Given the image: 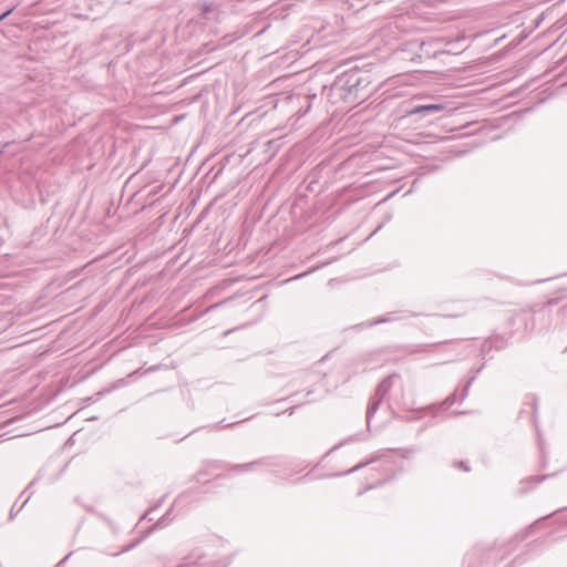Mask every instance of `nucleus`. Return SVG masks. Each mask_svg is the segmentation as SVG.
I'll return each instance as SVG.
<instances>
[{
	"label": "nucleus",
	"mask_w": 567,
	"mask_h": 567,
	"mask_svg": "<svg viewBox=\"0 0 567 567\" xmlns=\"http://www.w3.org/2000/svg\"><path fill=\"white\" fill-rule=\"evenodd\" d=\"M396 380H400V375L398 374H391L384 380L380 382V384L377 388L375 395L370 399L368 408H367V422L370 424L372 415L375 413V411L379 408V404L384 399V396L388 394L392 385Z\"/></svg>",
	"instance_id": "nucleus-1"
},
{
	"label": "nucleus",
	"mask_w": 567,
	"mask_h": 567,
	"mask_svg": "<svg viewBox=\"0 0 567 567\" xmlns=\"http://www.w3.org/2000/svg\"><path fill=\"white\" fill-rule=\"evenodd\" d=\"M444 110L443 104H425V105H416L411 111H409L410 115L421 114V113H434L441 112Z\"/></svg>",
	"instance_id": "nucleus-2"
},
{
	"label": "nucleus",
	"mask_w": 567,
	"mask_h": 567,
	"mask_svg": "<svg viewBox=\"0 0 567 567\" xmlns=\"http://www.w3.org/2000/svg\"><path fill=\"white\" fill-rule=\"evenodd\" d=\"M390 320H391L390 318H379V319L374 320L373 322L369 323V326H373V324L382 323V322H388Z\"/></svg>",
	"instance_id": "nucleus-3"
},
{
	"label": "nucleus",
	"mask_w": 567,
	"mask_h": 567,
	"mask_svg": "<svg viewBox=\"0 0 567 567\" xmlns=\"http://www.w3.org/2000/svg\"><path fill=\"white\" fill-rule=\"evenodd\" d=\"M12 10H13V8L9 9V10H7L4 13H2V14L0 16V22H1L6 17H8V16L12 12Z\"/></svg>",
	"instance_id": "nucleus-4"
},
{
	"label": "nucleus",
	"mask_w": 567,
	"mask_h": 567,
	"mask_svg": "<svg viewBox=\"0 0 567 567\" xmlns=\"http://www.w3.org/2000/svg\"><path fill=\"white\" fill-rule=\"evenodd\" d=\"M460 467H461L462 470H464L465 472H468V471H470L468 466H466L463 462H461V463H460Z\"/></svg>",
	"instance_id": "nucleus-5"
},
{
	"label": "nucleus",
	"mask_w": 567,
	"mask_h": 567,
	"mask_svg": "<svg viewBox=\"0 0 567 567\" xmlns=\"http://www.w3.org/2000/svg\"><path fill=\"white\" fill-rule=\"evenodd\" d=\"M363 466V464H360V465H355V467L352 468V471H355L357 468Z\"/></svg>",
	"instance_id": "nucleus-6"
},
{
	"label": "nucleus",
	"mask_w": 567,
	"mask_h": 567,
	"mask_svg": "<svg viewBox=\"0 0 567 567\" xmlns=\"http://www.w3.org/2000/svg\"><path fill=\"white\" fill-rule=\"evenodd\" d=\"M251 465H252V463H249V464L241 465V467H249Z\"/></svg>",
	"instance_id": "nucleus-7"
}]
</instances>
